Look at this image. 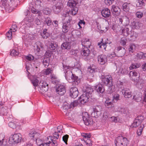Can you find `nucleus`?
Wrapping results in <instances>:
<instances>
[{"label":"nucleus","mask_w":146,"mask_h":146,"mask_svg":"<svg viewBox=\"0 0 146 146\" xmlns=\"http://www.w3.org/2000/svg\"><path fill=\"white\" fill-rule=\"evenodd\" d=\"M1 7L2 8H4L6 10H8L10 11V10L11 9V7L8 4L6 0H2V3L1 5Z\"/></svg>","instance_id":"4468645a"},{"label":"nucleus","mask_w":146,"mask_h":146,"mask_svg":"<svg viewBox=\"0 0 146 146\" xmlns=\"http://www.w3.org/2000/svg\"><path fill=\"white\" fill-rule=\"evenodd\" d=\"M56 91L60 95H63L66 92L65 87L61 85H57Z\"/></svg>","instance_id":"6e6552de"},{"label":"nucleus","mask_w":146,"mask_h":146,"mask_svg":"<svg viewBox=\"0 0 146 146\" xmlns=\"http://www.w3.org/2000/svg\"><path fill=\"white\" fill-rule=\"evenodd\" d=\"M89 96L88 95L84 93L80 97V101L81 104H84L88 101Z\"/></svg>","instance_id":"f8f14e48"},{"label":"nucleus","mask_w":146,"mask_h":146,"mask_svg":"<svg viewBox=\"0 0 146 146\" xmlns=\"http://www.w3.org/2000/svg\"><path fill=\"white\" fill-rule=\"evenodd\" d=\"M36 47L35 48V50L36 52H39L40 49V47L43 48V45L42 43L40 42H38L36 43Z\"/></svg>","instance_id":"cd10ccee"},{"label":"nucleus","mask_w":146,"mask_h":146,"mask_svg":"<svg viewBox=\"0 0 146 146\" xmlns=\"http://www.w3.org/2000/svg\"><path fill=\"white\" fill-rule=\"evenodd\" d=\"M81 1V0H69L67 3V5L70 7H75L77 6L78 3Z\"/></svg>","instance_id":"f3484780"},{"label":"nucleus","mask_w":146,"mask_h":146,"mask_svg":"<svg viewBox=\"0 0 146 146\" xmlns=\"http://www.w3.org/2000/svg\"><path fill=\"white\" fill-rule=\"evenodd\" d=\"M136 46L134 44H132L130 45L129 48V52H133L136 48Z\"/></svg>","instance_id":"a19ab883"},{"label":"nucleus","mask_w":146,"mask_h":146,"mask_svg":"<svg viewBox=\"0 0 146 146\" xmlns=\"http://www.w3.org/2000/svg\"><path fill=\"white\" fill-rule=\"evenodd\" d=\"M98 60L99 63L100 64H104L106 62L107 58L105 55L102 54L99 55L98 56Z\"/></svg>","instance_id":"9b49d317"},{"label":"nucleus","mask_w":146,"mask_h":146,"mask_svg":"<svg viewBox=\"0 0 146 146\" xmlns=\"http://www.w3.org/2000/svg\"><path fill=\"white\" fill-rule=\"evenodd\" d=\"M72 7H73V8L71 11V13L72 15H75L77 13L78 10V6Z\"/></svg>","instance_id":"72a5a7b5"},{"label":"nucleus","mask_w":146,"mask_h":146,"mask_svg":"<svg viewBox=\"0 0 146 146\" xmlns=\"http://www.w3.org/2000/svg\"><path fill=\"white\" fill-rule=\"evenodd\" d=\"M32 12L34 14H38L39 15H40L41 14V13L40 11L36 9L34 7L32 8Z\"/></svg>","instance_id":"3c124183"},{"label":"nucleus","mask_w":146,"mask_h":146,"mask_svg":"<svg viewBox=\"0 0 146 146\" xmlns=\"http://www.w3.org/2000/svg\"><path fill=\"white\" fill-rule=\"evenodd\" d=\"M70 96L73 98L77 97L78 95V92L76 87L71 88L70 90Z\"/></svg>","instance_id":"1a4fd4ad"},{"label":"nucleus","mask_w":146,"mask_h":146,"mask_svg":"<svg viewBox=\"0 0 146 146\" xmlns=\"http://www.w3.org/2000/svg\"><path fill=\"white\" fill-rule=\"evenodd\" d=\"M138 73L134 71H132L129 73L130 77L132 79L134 80L135 78L138 76Z\"/></svg>","instance_id":"7c9ffc66"},{"label":"nucleus","mask_w":146,"mask_h":146,"mask_svg":"<svg viewBox=\"0 0 146 146\" xmlns=\"http://www.w3.org/2000/svg\"><path fill=\"white\" fill-rule=\"evenodd\" d=\"M111 121L112 122H117L119 121V117H116L112 116L110 117Z\"/></svg>","instance_id":"603ef678"},{"label":"nucleus","mask_w":146,"mask_h":146,"mask_svg":"<svg viewBox=\"0 0 146 146\" xmlns=\"http://www.w3.org/2000/svg\"><path fill=\"white\" fill-rule=\"evenodd\" d=\"M18 52L15 49H13L11 51L10 53V55L12 56H18Z\"/></svg>","instance_id":"37998d69"},{"label":"nucleus","mask_w":146,"mask_h":146,"mask_svg":"<svg viewBox=\"0 0 146 146\" xmlns=\"http://www.w3.org/2000/svg\"><path fill=\"white\" fill-rule=\"evenodd\" d=\"M144 3L143 0H138L136 2V6L137 7H141L143 5Z\"/></svg>","instance_id":"a18cd8bd"},{"label":"nucleus","mask_w":146,"mask_h":146,"mask_svg":"<svg viewBox=\"0 0 146 146\" xmlns=\"http://www.w3.org/2000/svg\"><path fill=\"white\" fill-rule=\"evenodd\" d=\"M93 111L91 113V115L92 117L97 118L100 116V112L96 108H93Z\"/></svg>","instance_id":"a211bd4d"},{"label":"nucleus","mask_w":146,"mask_h":146,"mask_svg":"<svg viewBox=\"0 0 146 146\" xmlns=\"http://www.w3.org/2000/svg\"><path fill=\"white\" fill-rule=\"evenodd\" d=\"M136 15L137 17L141 18L143 16V14L141 12H137L136 13Z\"/></svg>","instance_id":"338daca9"},{"label":"nucleus","mask_w":146,"mask_h":146,"mask_svg":"<svg viewBox=\"0 0 146 146\" xmlns=\"http://www.w3.org/2000/svg\"><path fill=\"white\" fill-rule=\"evenodd\" d=\"M39 81L36 79H33L32 81V82L34 87H36L38 85Z\"/></svg>","instance_id":"5fc2aeb1"},{"label":"nucleus","mask_w":146,"mask_h":146,"mask_svg":"<svg viewBox=\"0 0 146 146\" xmlns=\"http://www.w3.org/2000/svg\"><path fill=\"white\" fill-rule=\"evenodd\" d=\"M95 89L98 92L101 93H103L105 91L104 87L101 84L97 85Z\"/></svg>","instance_id":"412c9836"},{"label":"nucleus","mask_w":146,"mask_h":146,"mask_svg":"<svg viewBox=\"0 0 146 146\" xmlns=\"http://www.w3.org/2000/svg\"><path fill=\"white\" fill-rule=\"evenodd\" d=\"M9 143L11 144H15L18 143V134L15 133L11 135L9 138Z\"/></svg>","instance_id":"20e7f679"},{"label":"nucleus","mask_w":146,"mask_h":146,"mask_svg":"<svg viewBox=\"0 0 146 146\" xmlns=\"http://www.w3.org/2000/svg\"><path fill=\"white\" fill-rule=\"evenodd\" d=\"M25 142V139H24L21 134L19 133V145L20 146H24Z\"/></svg>","instance_id":"a878e982"},{"label":"nucleus","mask_w":146,"mask_h":146,"mask_svg":"<svg viewBox=\"0 0 146 146\" xmlns=\"http://www.w3.org/2000/svg\"><path fill=\"white\" fill-rule=\"evenodd\" d=\"M117 111L121 112L122 113L126 114L128 113V110L126 108L119 107L117 108Z\"/></svg>","instance_id":"393cba45"},{"label":"nucleus","mask_w":146,"mask_h":146,"mask_svg":"<svg viewBox=\"0 0 146 146\" xmlns=\"http://www.w3.org/2000/svg\"><path fill=\"white\" fill-rule=\"evenodd\" d=\"M81 54L82 56H88L90 54V51L87 47L83 48Z\"/></svg>","instance_id":"aec40b11"},{"label":"nucleus","mask_w":146,"mask_h":146,"mask_svg":"<svg viewBox=\"0 0 146 146\" xmlns=\"http://www.w3.org/2000/svg\"><path fill=\"white\" fill-rule=\"evenodd\" d=\"M78 50H74L72 49L70 51V53L72 55H74L76 56L77 54Z\"/></svg>","instance_id":"774afa93"},{"label":"nucleus","mask_w":146,"mask_h":146,"mask_svg":"<svg viewBox=\"0 0 146 146\" xmlns=\"http://www.w3.org/2000/svg\"><path fill=\"white\" fill-rule=\"evenodd\" d=\"M101 79L102 83L105 85L110 86L111 85L112 83V78L110 75H102L101 77Z\"/></svg>","instance_id":"f03ea898"},{"label":"nucleus","mask_w":146,"mask_h":146,"mask_svg":"<svg viewBox=\"0 0 146 146\" xmlns=\"http://www.w3.org/2000/svg\"><path fill=\"white\" fill-rule=\"evenodd\" d=\"M57 44L54 42H52L50 45V48L51 50H53L57 47Z\"/></svg>","instance_id":"e433bc0d"},{"label":"nucleus","mask_w":146,"mask_h":146,"mask_svg":"<svg viewBox=\"0 0 146 146\" xmlns=\"http://www.w3.org/2000/svg\"><path fill=\"white\" fill-rule=\"evenodd\" d=\"M70 21H68L63 24L62 26V31L65 33H67L68 31Z\"/></svg>","instance_id":"6ab92c4d"},{"label":"nucleus","mask_w":146,"mask_h":146,"mask_svg":"<svg viewBox=\"0 0 146 146\" xmlns=\"http://www.w3.org/2000/svg\"><path fill=\"white\" fill-rule=\"evenodd\" d=\"M140 124V123L138 122L137 121H136V119H135L134 122L131 125V128L136 127Z\"/></svg>","instance_id":"ea45409f"},{"label":"nucleus","mask_w":146,"mask_h":146,"mask_svg":"<svg viewBox=\"0 0 146 146\" xmlns=\"http://www.w3.org/2000/svg\"><path fill=\"white\" fill-rule=\"evenodd\" d=\"M123 11L125 12L128 11L129 10V4L126 3H124L123 5Z\"/></svg>","instance_id":"f704fd0d"},{"label":"nucleus","mask_w":146,"mask_h":146,"mask_svg":"<svg viewBox=\"0 0 146 146\" xmlns=\"http://www.w3.org/2000/svg\"><path fill=\"white\" fill-rule=\"evenodd\" d=\"M46 29L44 30L43 33L42 35V36L44 39H46L50 36V34L46 32Z\"/></svg>","instance_id":"c9c22d12"},{"label":"nucleus","mask_w":146,"mask_h":146,"mask_svg":"<svg viewBox=\"0 0 146 146\" xmlns=\"http://www.w3.org/2000/svg\"><path fill=\"white\" fill-rule=\"evenodd\" d=\"M109 88H108V90L109 91L110 94L112 93L115 90V87L113 86L112 83L111 85H110V86H108Z\"/></svg>","instance_id":"49530a36"},{"label":"nucleus","mask_w":146,"mask_h":146,"mask_svg":"<svg viewBox=\"0 0 146 146\" xmlns=\"http://www.w3.org/2000/svg\"><path fill=\"white\" fill-rule=\"evenodd\" d=\"M128 143L127 139L122 136L118 137L116 139V145L118 146H127Z\"/></svg>","instance_id":"7ed1b4c3"},{"label":"nucleus","mask_w":146,"mask_h":146,"mask_svg":"<svg viewBox=\"0 0 146 146\" xmlns=\"http://www.w3.org/2000/svg\"><path fill=\"white\" fill-rule=\"evenodd\" d=\"M35 140H36V143L39 146H40V145L42 144L43 143V141L42 140L39 139H38V138L36 139Z\"/></svg>","instance_id":"69168bd1"},{"label":"nucleus","mask_w":146,"mask_h":146,"mask_svg":"<svg viewBox=\"0 0 146 146\" xmlns=\"http://www.w3.org/2000/svg\"><path fill=\"white\" fill-rule=\"evenodd\" d=\"M52 70L49 68H48L44 70L42 72L43 74L45 75H48L51 73Z\"/></svg>","instance_id":"58836bf2"},{"label":"nucleus","mask_w":146,"mask_h":146,"mask_svg":"<svg viewBox=\"0 0 146 146\" xmlns=\"http://www.w3.org/2000/svg\"><path fill=\"white\" fill-rule=\"evenodd\" d=\"M144 119V118L141 115L138 116L135 119H136V121H137L141 124Z\"/></svg>","instance_id":"09e8293b"},{"label":"nucleus","mask_w":146,"mask_h":146,"mask_svg":"<svg viewBox=\"0 0 146 146\" xmlns=\"http://www.w3.org/2000/svg\"><path fill=\"white\" fill-rule=\"evenodd\" d=\"M66 78L69 80V81L74 83L76 85H78L80 82V80L78 79V77L73 75L72 72L70 71L67 72Z\"/></svg>","instance_id":"f257e3e1"},{"label":"nucleus","mask_w":146,"mask_h":146,"mask_svg":"<svg viewBox=\"0 0 146 146\" xmlns=\"http://www.w3.org/2000/svg\"><path fill=\"white\" fill-rule=\"evenodd\" d=\"M103 41V39H102V40L101 41V42L98 43V45H100V48H102L104 50H105L106 47V42L103 43L102 42Z\"/></svg>","instance_id":"4c0bfd02"},{"label":"nucleus","mask_w":146,"mask_h":146,"mask_svg":"<svg viewBox=\"0 0 146 146\" xmlns=\"http://www.w3.org/2000/svg\"><path fill=\"white\" fill-rule=\"evenodd\" d=\"M118 51L117 53V56L118 57H122L123 56L126 52V50L124 48L121 46L117 47Z\"/></svg>","instance_id":"ddd939ff"},{"label":"nucleus","mask_w":146,"mask_h":146,"mask_svg":"<svg viewBox=\"0 0 146 146\" xmlns=\"http://www.w3.org/2000/svg\"><path fill=\"white\" fill-rule=\"evenodd\" d=\"M101 14L102 16L104 17H108L110 15L111 13L110 10L108 8H105L102 11Z\"/></svg>","instance_id":"dca6fc26"},{"label":"nucleus","mask_w":146,"mask_h":146,"mask_svg":"<svg viewBox=\"0 0 146 146\" xmlns=\"http://www.w3.org/2000/svg\"><path fill=\"white\" fill-rule=\"evenodd\" d=\"M6 36L9 39H11L12 36V31L11 30L9 31L6 33Z\"/></svg>","instance_id":"8fccbe9b"},{"label":"nucleus","mask_w":146,"mask_h":146,"mask_svg":"<svg viewBox=\"0 0 146 146\" xmlns=\"http://www.w3.org/2000/svg\"><path fill=\"white\" fill-rule=\"evenodd\" d=\"M82 116L83 120L86 125H89L92 124L93 123L92 121H90L89 123L87 121V119H89L90 118L87 113L86 112L83 113H82Z\"/></svg>","instance_id":"39448f33"},{"label":"nucleus","mask_w":146,"mask_h":146,"mask_svg":"<svg viewBox=\"0 0 146 146\" xmlns=\"http://www.w3.org/2000/svg\"><path fill=\"white\" fill-rule=\"evenodd\" d=\"M143 127V125H141L139 128L137 129V133L138 136H140L141 135Z\"/></svg>","instance_id":"c03bdc74"},{"label":"nucleus","mask_w":146,"mask_h":146,"mask_svg":"<svg viewBox=\"0 0 146 146\" xmlns=\"http://www.w3.org/2000/svg\"><path fill=\"white\" fill-rule=\"evenodd\" d=\"M112 10L113 13L116 15H119L120 14V9L119 8L115 5L112 6Z\"/></svg>","instance_id":"4be33fe9"},{"label":"nucleus","mask_w":146,"mask_h":146,"mask_svg":"<svg viewBox=\"0 0 146 146\" xmlns=\"http://www.w3.org/2000/svg\"><path fill=\"white\" fill-rule=\"evenodd\" d=\"M121 72V74H127L128 72L127 68H123L122 69Z\"/></svg>","instance_id":"0e129e2a"},{"label":"nucleus","mask_w":146,"mask_h":146,"mask_svg":"<svg viewBox=\"0 0 146 146\" xmlns=\"http://www.w3.org/2000/svg\"><path fill=\"white\" fill-rule=\"evenodd\" d=\"M68 137L69 136L68 135H66L63 136V137H62L63 140L64 141V142L66 144H67V142Z\"/></svg>","instance_id":"bf43d9fd"},{"label":"nucleus","mask_w":146,"mask_h":146,"mask_svg":"<svg viewBox=\"0 0 146 146\" xmlns=\"http://www.w3.org/2000/svg\"><path fill=\"white\" fill-rule=\"evenodd\" d=\"M141 94H137L133 96V99L137 102H139L141 100Z\"/></svg>","instance_id":"2f4dec72"},{"label":"nucleus","mask_w":146,"mask_h":146,"mask_svg":"<svg viewBox=\"0 0 146 146\" xmlns=\"http://www.w3.org/2000/svg\"><path fill=\"white\" fill-rule=\"evenodd\" d=\"M140 24L138 22H133V27L134 29H139L140 28Z\"/></svg>","instance_id":"79ce46f5"},{"label":"nucleus","mask_w":146,"mask_h":146,"mask_svg":"<svg viewBox=\"0 0 146 146\" xmlns=\"http://www.w3.org/2000/svg\"><path fill=\"white\" fill-rule=\"evenodd\" d=\"M49 61V60L48 58H46L44 59L43 62L44 65L45 67L46 66L47 67L48 66Z\"/></svg>","instance_id":"de8ad7c7"},{"label":"nucleus","mask_w":146,"mask_h":146,"mask_svg":"<svg viewBox=\"0 0 146 146\" xmlns=\"http://www.w3.org/2000/svg\"><path fill=\"white\" fill-rule=\"evenodd\" d=\"M17 26L15 24H13L10 30L12 31L13 32H15L17 31Z\"/></svg>","instance_id":"13d9d810"},{"label":"nucleus","mask_w":146,"mask_h":146,"mask_svg":"<svg viewBox=\"0 0 146 146\" xmlns=\"http://www.w3.org/2000/svg\"><path fill=\"white\" fill-rule=\"evenodd\" d=\"M45 21L48 26H50L52 24V21L49 18H46Z\"/></svg>","instance_id":"4d7b16f0"},{"label":"nucleus","mask_w":146,"mask_h":146,"mask_svg":"<svg viewBox=\"0 0 146 146\" xmlns=\"http://www.w3.org/2000/svg\"><path fill=\"white\" fill-rule=\"evenodd\" d=\"M122 92L126 98H129L131 96V92L129 89H124L122 90Z\"/></svg>","instance_id":"2eb2a0df"},{"label":"nucleus","mask_w":146,"mask_h":146,"mask_svg":"<svg viewBox=\"0 0 146 146\" xmlns=\"http://www.w3.org/2000/svg\"><path fill=\"white\" fill-rule=\"evenodd\" d=\"M136 56L137 59H140L146 57V53L140 52L137 53Z\"/></svg>","instance_id":"c85d7f7f"},{"label":"nucleus","mask_w":146,"mask_h":146,"mask_svg":"<svg viewBox=\"0 0 146 146\" xmlns=\"http://www.w3.org/2000/svg\"><path fill=\"white\" fill-rule=\"evenodd\" d=\"M105 105L108 108H111L114 107V104L109 99H107L105 102Z\"/></svg>","instance_id":"bb28decb"},{"label":"nucleus","mask_w":146,"mask_h":146,"mask_svg":"<svg viewBox=\"0 0 146 146\" xmlns=\"http://www.w3.org/2000/svg\"><path fill=\"white\" fill-rule=\"evenodd\" d=\"M39 135V133L35 131H32L30 132L28 134V137L30 139L34 140V139L38 138Z\"/></svg>","instance_id":"9d476101"},{"label":"nucleus","mask_w":146,"mask_h":146,"mask_svg":"<svg viewBox=\"0 0 146 146\" xmlns=\"http://www.w3.org/2000/svg\"><path fill=\"white\" fill-rule=\"evenodd\" d=\"M9 126L13 129L15 128L16 127V125L15 123L13 122H10L9 124Z\"/></svg>","instance_id":"052dcab7"},{"label":"nucleus","mask_w":146,"mask_h":146,"mask_svg":"<svg viewBox=\"0 0 146 146\" xmlns=\"http://www.w3.org/2000/svg\"><path fill=\"white\" fill-rule=\"evenodd\" d=\"M63 4L61 3H58L52 7L53 10L55 13H59L62 9Z\"/></svg>","instance_id":"0eeeda50"},{"label":"nucleus","mask_w":146,"mask_h":146,"mask_svg":"<svg viewBox=\"0 0 146 146\" xmlns=\"http://www.w3.org/2000/svg\"><path fill=\"white\" fill-rule=\"evenodd\" d=\"M84 140L86 144L90 146L91 145V141H90L89 139H86L85 140V139H84Z\"/></svg>","instance_id":"e2e57ef3"},{"label":"nucleus","mask_w":146,"mask_h":146,"mask_svg":"<svg viewBox=\"0 0 146 146\" xmlns=\"http://www.w3.org/2000/svg\"><path fill=\"white\" fill-rule=\"evenodd\" d=\"M40 87L41 90L43 92L47 91L48 88V84L44 81H41L40 83Z\"/></svg>","instance_id":"423d86ee"},{"label":"nucleus","mask_w":146,"mask_h":146,"mask_svg":"<svg viewBox=\"0 0 146 146\" xmlns=\"http://www.w3.org/2000/svg\"><path fill=\"white\" fill-rule=\"evenodd\" d=\"M114 0H104L105 3L107 5H110L111 4Z\"/></svg>","instance_id":"680f3d73"},{"label":"nucleus","mask_w":146,"mask_h":146,"mask_svg":"<svg viewBox=\"0 0 146 146\" xmlns=\"http://www.w3.org/2000/svg\"><path fill=\"white\" fill-rule=\"evenodd\" d=\"M141 66L139 64L136 63L135 64H132L129 67L130 70H132L134 69H136L139 68Z\"/></svg>","instance_id":"473e14b6"},{"label":"nucleus","mask_w":146,"mask_h":146,"mask_svg":"<svg viewBox=\"0 0 146 146\" xmlns=\"http://www.w3.org/2000/svg\"><path fill=\"white\" fill-rule=\"evenodd\" d=\"M83 91L84 93H86L89 95V94H91L93 91L92 89L90 87L85 86L83 88Z\"/></svg>","instance_id":"5701e85b"},{"label":"nucleus","mask_w":146,"mask_h":146,"mask_svg":"<svg viewBox=\"0 0 146 146\" xmlns=\"http://www.w3.org/2000/svg\"><path fill=\"white\" fill-rule=\"evenodd\" d=\"M78 104V102L76 100L73 102H72L70 105V107H69L70 108H73L74 107L77 106Z\"/></svg>","instance_id":"864d4df0"},{"label":"nucleus","mask_w":146,"mask_h":146,"mask_svg":"<svg viewBox=\"0 0 146 146\" xmlns=\"http://www.w3.org/2000/svg\"><path fill=\"white\" fill-rule=\"evenodd\" d=\"M71 46V43L67 42H64L62 44V46L64 49H69L70 48Z\"/></svg>","instance_id":"c756f323"},{"label":"nucleus","mask_w":146,"mask_h":146,"mask_svg":"<svg viewBox=\"0 0 146 146\" xmlns=\"http://www.w3.org/2000/svg\"><path fill=\"white\" fill-rule=\"evenodd\" d=\"M82 44L83 46L87 48L91 46V43L89 39H87V40L86 39L84 40L82 42Z\"/></svg>","instance_id":"b1692460"},{"label":"nucleus","mask_w":146,"mask_h":146,"mask_svg":"<svg viewBox=\"0 0 146 146\" xmlns=\"http://www.w3.org/2000/svg\"><path fill=\"white\" fill-rule=\"evenodd\" d=\"M63 16L65 17L66 18L65 19L66 20H68V21H70V17L69 15V14L68 13H66L63 14Z\"/></svg>","instance_id":"6e6d98bb"}]
</instances>
